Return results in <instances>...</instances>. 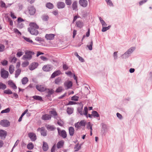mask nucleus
<instances>
[{
  "instance_id": "nucleus-60",
  "label": "nucleus",
  "mask_w": 152,
  "mask_h": 152,
  "mask_svg": "<svg viewBox=\"0 0 152 152\" xmlns=\"http://www.w3.org/2000/svg\"><path fill=\"white\" fill-rule=\"evenodd\" d=\"M118 52H115L113 53V57L115 60H116L118 58Z\"/></svg>"
},
{
  "instance_id": "nucleus-11",
  "label": "nucleus",
  "mask_w": 152,
  "mask_h": 152,
  "mask_svg": "<svg viewBox=\"0 0 152 152\" xmlns=\"http://www.w3.org/2000/svg\"><path fill=\"white\" fill-rule=\"evenodd\" d=\"M42 69L44 71L48 72L51 70L52 69V68L51 65H47L44 66L42 67Z\"/></svg>"
},
{
  "instance_id": "nucleus-57",
  "label": "nucleus",
  "mask_w": 152,
  "mask_h": 152,
  "mask_svg": "<svg viewBox=\"0 0 152 152\" xmlns=\"http://www.w3.org/2000/svg\"><path fill=\"white\" fill-rule=\"evenodd\" d=\"M29 64V62L28 61L23 62L22 64V66L23 67H25Z\"/></svg>"
},
{
  "instance_id": "nucleus-14",
  "label": "nucleus",
  "mask_w": 152,
  "mask_h": 152,
  "mask_svg": "<svg viewBox=\"0 0 152 152\" xmlns=\"http://www.w3.org/2000/svg\"><path fill=\"white\" fill-rule=\"evenodd\" d=\"M57 6L58 8L59 9H63L65 7V4L62 2H58L57 3Z\"/></svg>"
},
{
  "instance_id": "nucleus-30",
  "label": "nucleus",
  "mask_w": 152,
  "mask_h": 152,
  "mask_svg": "<svg viewBox=\"0 0 152 152\" xmlns=\"http://www.w3.org/2000/svg\"><path fill=\"white\" fill-rule=\"evenodd\" d=\"M46 127L48 130L50 131H53L55 129V127L53 125H48L46 126Z\"/></svg>"
},
{
  "instance_id": "nucleus-44",
  "label": "nucleus",
  "mask_w": 152,
  "mask_h": 152,
  "mask_svg": "<svg viewBox=\"0 0 152 152\" xmlns=\"http://www.w3.org/2000/svg\"><path fill=\"white\" fill-rule=\"evenodd\" d=\"M110 27L111 26H109L107 27H105V26L103 27L102 30V32H105L107 30L109 29L110 28Z\"/></svg>"
},
{
  "instance_id": "nucleus-3",
  "label": "nucleus",
  "mask_w": 152,
  "mask_h": 152,
  "mask_svg": "<svg viewBox=\"0 0 152 152\" xmlns=\"http://www.w3.org/2000/svg\"><path fill=\"white\" fill-rule=\"evenodd\" d=\"M8 72L5 70L4 69H1V77L4 79L7 78L8 77Z\"/></svg>"
},
{
  "instance_id": "nucleus-29",
  "label": "nucleus",
  "mask_w": 152,
  "mask_h": 152,
  "mask_svg": "<svg viewBox=\"0 0 152 152\" xmlns=\"http://www.w3.org/2000/svg\"><path fill=\"white\" fill-rule=\"evenodd\" d=\"M99 20L102 24V26L103 27L104 26H107V24L105 22L102 18L101 17H99Z\"/></svg>"
},
{
  "instance_id": "nucleus-64",
  "label": "nucleus",
  "mask_w": 152,
  "mask_h": 152,
  "mask_svg": "<svg viewBox=\"0 0 152 152\" xmlns=\"http://www.w3.org/2000/svg\"><path fill=\"white\" fill-rule=\"evenodd\" d=\"M57 124L59 126H62L64 124V123L61 120H58V121Z\"/></svg>"
},
{
  "instance_id": "nucleus-46",
  "label": "nucleus",
  "mask_w": 152,
  "mask_h": 152,
  "mask_svg": "<svg viewBox=\"0 0 152 152\" xmlns=\"http://www.w3.org/2000/svg\"><path fill=\"white\" fill-rule=\"evenodd\" d=\"M63 90L62 87L59 86L56 89L55 92L56 93H59L61 92Z\"/></svg>"
},
{
  "instance_id": "nucleus-4",
  "label": "nucleus",
  "mask_w": 152,
  "mask_h": 152,
  "mask_svg": "<svg viewBox=\"0 0 152 152\" xmlns=\"http://www.w3.org/2000/svg\"><path fill=\"white\" fill-rule=\"evenodd\" d=\"M36 87L38 91L41 92H44L47 89L45 86L42 85H36Z\"/></svg>"
},
{
  "instance_id": "nucleus-42",
  "label": "nucleus",
  "mask_w": 152,
  "mask_h": 152,
  "mask_svg": "<svg viewBox=\"0 0 152 152\" xmlns=\"http://www.w3.org/2000/svg\"><path fill=\"white\" fill-rule=\"evenodd\" d=\"M93 116L94 117H98L99 116V115L97 112L95 111H93L92 112Z\"/></svg>"
},
{
  "instance_id": "nucleus-15",
  "label": "nucleus",
  "mask_w": 152,
  "mask_h": 152,
  "mask_svg": "<svg viewBox=\"0 0 152 152\" xmlns=\"http://www.w3.org/2000/svg\"><path fill=\"white\" fill-rule=\"evenodd\" d=\"M38 65V64L37 63H32L29 66V69L31 70H33L37 68Z\"/></svg>"
},
{
  "instance_id": "nucleus-55",
  "label": "nucleus",
  "mask_w": 152,
  "mask_h": 152,
  "mask_svg": "<svg viewBox=\"0 0 152 152\" xmlns=\"http://www.w3.org/2000/svg\"><path fill=\"white\" fill-rule=\"evenodd\" d=\"M81 148L80 146H79L78 145H76L75 147V151H78Z\"/></svg>"
},
{
  "instance_id": "nucleus-59",
  "label": "nucleus",
  "mask_w": 152,
  "mask_h": 152,
  "mask_svg": "<svg viewBox=\"0 0 152 152\" xmlns=\"http://www.w3.org/2000/svg\"><path fill=\"white\" fill-rule=\"evenodd\" d=\"M148 0H142L139 2V4L140 6L142 5L143 4L146 2Z\"/></svg>"
},
{
  "instance_id": "nucleus-27",
  "label": "nucleus",
  "mask_w": 152,
  "mask_h": 152,
  "mask_svg": "<svg viewBox=\"0 0 152 152\" xmlns=\"http://www.w3.org/2000/svg\"><path fill=\"white\" fill-rule=\"evenodd\" d=\"M62 82V80L61 77H58L56 78L55 80V83L57 85H60Z\"/></svg>"
},
{
  "instance_id": "nucleus-58",
  "label": "nucleus",
  "mask_w": 152,
  "mask_h": 152,
  "mask_svg": "<svg viewBox=\"0 0 152 152\" xmlns=\"http://www.w3.org/2000/svg\"><path fill=\"white\" fill-rule=\"evenodd\" d=\"M23 38L26 41L31 43L33 42L29 38L26 37H23Z\"/></svg>"
},
{
  "instance_id": "nucleus-61",
  "label": "nucleus",
  "mask_w": 152,
  "mask_h": 152,
  "mask_svg": "<svg viewBox=\"0 0 152 152\" xmlns=\"http://www.w3.org/2000/svg\"><path fill=\"white\" fill-rule=\"evenodd\" d=\"M116 115L117 117L120 120L123 118V117L122 115L118 113H116Z\"/></svg>"
},
{
  "instance_id": "nucleus-50",
  "label": "nucleus",
  "mask_w": 152,
  "mask_h": 152,
  "mask_svg": "<svg viewBox=\"0 0 152 152\" xmlns=\"http://www.w3.org/2000/svg\"><path fill=\"white\" fill-rule=\"evenodd\" d=\"M10 110V109L9 108H8L5 110H3L1 112V113H9Z\"/></svg>"
},
{
  "instance_id": "nucleus-26",
  "label": "nucleus",
  "mask_w": 152,
  "mask_h": 152,
  "mask_svg": "<svg viewBox=\"0 0 152 152\" xmlns=\"http://www.w3.org/2000/svg\"><path fill=\"white\" fill-rule=\"evenodd\" d=\"M64 142L63 140H61L58 142L56 145L57 147L58 148H61L64 145Z\"/></svg>"
},
{
  "instance_id": "nucleus-40",
  "label": "nucleus",
  "mask_w": 152,
  "mask_h": 152,
  "mask_svg": "<svg viewBox=\"0 0 152 152\" xmlns=\"http://www.w3.org/2000/svg\"><path fill=\"white\" fill-rule=\"evenodd\" d=\"M27 147L28 149L31 150L33 148L34 145L32 143L30 142L27 145Z\"/></svg>"
},
{
  "instance_id": "nucleus-23",
  "label": "nucleus",
  "mask_w": 152,
  "mask_h": 152,
  "mask_svg": "<svg viewBox=\"0 0 152 152\" xmlns=\"http://www.w3.org/2000/svg\"><path fill=\"white\" fill-rule=\"evenodd\" d=\"M29 26H30V28H34L35 29H38L39 28V26L37 25L35 23H31L29 24Z\"/></svg>"
},
{
  "instance_id": "nucleus-18",
  "label": "nucleus",
  "mask_w": 152,
  "mask_h": 152,
  "mask_svg": "<svg viewBox=\"0 0 152 152\" xmlns=\"http://www.w3.org/2000/svg\"><path fill=\"white\" fill-rule=\"evenodd\" d=\"M42 119L44 120H50L51 118V115H50L46 114L42 115Z\"/></svg>"
},
{
  "instance_id": "nucleus-2",
  "label": "nucleus",
  "mask_w": 152,
  "mask_h": 152,
  "mask_svg": "<svg viewBox=\"0 0 152 152\" xmlns=\"http://www.w3.org/2000/svg\"><path fill=\"white\" fill-rule=\"evenodd\" d=\"M34 53L31 51H27L25 52V54L23 56V59L24 60H30L32 58V54Z\"/></svg>"
},
{
  "instance_id": "nucleus-25",
  "label": "nucleus",
  "mask_w": 152,
  "mask_h": 152,
  "mask_svg": "<svg viewBox=\"0 0 152 152\" xmlns=\"http://www.w3.org/2000/svg\"><path fill=\"white\" fill-rule=\"evenodd\" d=\"M69 133L70 136H72L74 133V129L72 127H70L69 129Z\"/></svg>"
},
{
  "instance_id": "nucleus-1",
  "label": "nucleus",
  "mask_w": 152,
  "mask_h": 152,
  "mask_svg": "<svg viewBox=\"0 0 152 152\" xmlns=\"http://www.w3.org/2000/svg\"><path fill=\"white\" fill-rule=\"evenodd\" d=\"M83 106L82 105L81 107H78L77 111L80 115H84L86 116V117H88L87 115L88 112V109L87 107H85L84 108V110L83 112Z\"/></svg>"
},
{
  "instance_id": "nucleus-19",
  "label": "nucleus",
  "mask_w": 152,
  "mask_h": 152,
  "mask_svg": "<svg viewBox=\"0 0 152 152\" xmlns=\"http://www.w3.org/2000/svg\"><path fill=\"white\" fill-rule=\"evenodd\" d=\"M42 148L44 151H47L48 149V143L47 142L43 141V142Z\"/></svg>"
},
{
  "instance_id": "nucleus-24",
  "label": "nucleus",
  "mask_w": 152,
  "mask_h": 152,
  "mask_svg": "<svg viewBox=\"0 0 152 152\" xmlns=\"http://www.w3.org/2000/svg\"><path fill=\"white\" fill-rule=\"evenodd\" d=\"M7 135L6 132L4 130H0V137H5Z\"/></svg>"
},
{
  "instance_id": "nucleus-47",
  "label": "nucleus",
  "mask_w": 152,
  "mask_h": 152,
  "mask_svg": "<svg viewBox=\"0 0 152 152\" xmlns=\"http://www.w3.org/2000/svg\"><path fill=\"white\" fill-rule=\"evenodd\" d=\"M48 90V95L49 96H50L53 94L54 92V90L53 89H47L46 90Z\"/></svg>"
},
{
  "instance_id": "nucleus-17",
  "label": "nucleus",
  "mask_w": 152,
  "mask_h": 152,
  "mask_svg": "<svg viewBox=\"0 0 152 152\" xmlns=\"http://www.w3.org/2000/svg\"><path fill=\"white\" fill-rule=\"evenodd\" d=\"M54 35L53 34H46L45 37L47 40H52L54 38Z\"/></svg>"
},
{
  "instance_id": "nucleus-52",
  "label": "nucleus",
  "mask_w": 152,
  "mask_h": 152,
  "mask_svg": "<svg viewBox=\"0 0 152 152\" xmlns=\"http://www.w3.org/2000/svg\"><path fill=\"white\" fill-rule=\"evenodd\" d=\"M4 49L5 46L4 45L2 44H0V52L4 51Z\"/></svg>"
},
{
  "instance_id": "nucleus-48",
  "label": "nucleus",
  "mask_w": 152,
  "mask_h": 152,
  "mask_svg": "<svg viewBox=\"0 0 152 152\" xmlns=\"http://www.w3.org/2000/svg\"><path fill=\"white\" fill-rule=\"evenodd\" d=\"M93 42L91 41L90 42L89 45H87V47L90 50H91L92 49Z\"/></svg>"
},
{
  "instance_id": "nucleus-8",
  "label": "nucleus",
  "mask_w": 152,
  "mask_h": 152,
  "mask_svg": "<svg viewBox=\"0 0 152 152\" xmlns=\"http://www.w3.org/2000/svg\"><path fill=\"white\" fill-rule=\"evenodd\" d=\"M28 136L32 141H34L37 139L36 134L33 132H30L28 134Z\"/></svg>"
},
{
  "instance_id": "nucleus-37",
  "label": "nucleus",
  "mask_w": 152,
  "mask_h": 152,
  "mask_svg": "<svg viewBox=\"0 0 152 152\" xmlns=\"http://www.w3.org/2000/svg\"><path fill=\"white\" fill-rule=\"evenodd\" d=\"M34 99L39 100L40 101H42V97L39 96H34L32 97Z\"/></svg>"
},
{
  "instance_id": "nucleus-34",
  "label": "nucleus",
  "mask_w": 152,
  "mask_h": 152,
  "mask_svg": "<svg viewBox=\"0 0 152 152\" xmlns=\"http://www.w3.org/2000/svg\"><path fill=\"white\" fill-rule=\"evenodd\" d=\"M135 47H132L130 48L129 49H128L127 51L130 54H131L135 50Z\"/></svg>"
},
{
  "instance_id": "nucleus-21",
  "label": "nucleus",
  "mask_w": 152,
  "mask_h": 152,
  "mask_svg": "<svg viewBox=\"0 0 152 152\" xmlns=\"http://www.w3.org/2000/svg\"><path fill=\"white\" fill-rule=\"evenodd\" d=\"M8 83V85H9L12 89H17V86L12 81H9Z\"/></svg>"
},
{
  "instance_id": "nucleus-38",
  "label": "nucleus",
  "mask_w": 152,
  "mask_h": 152,
  "mask_svg": "<svg viewBox=\"0 0 152 152\" xmlns=\"http://www.w3.org/2000/svg\"><path fill=\"white\" fill-rule=\"evenodd\" d=\"M66 111L68 114L70 115L73 113V109L72 108L68 107Z\"/></svg>"
},
{
  "instance_id": "nucleus-39",
  "label": "nucleus",
  "mask_w": 152,
  "mask_h": 152,
  "mask_svg": "<svg viewBox=\"0 0 152 152\" xmlns=\"http://www.w3.org/2000/svg\"><path fill=\"white\" fill-rule=\"evenodd\" d=\"M46 6L47 8L50 9H52L53 7V5L50 3H47L46 4Z\"/></svg>"
},
{
  "instance_id": "nucleus-33",
  "label": "nucleus",
  "mask_w": 152,
  "mask_h": 152,
  "mask_svg": "<svg viewBox=\"0 0 152 152\" xmlns=\"http://www.w3.org/2000/svg\"><path fill=\"white\" fill-rule=\"evenodd\" d=\"M14 66L12 65H10L9 66V71L10 74H12L13 73L14 71Z\"/></svg>"
},
{
  "instance_id": "nucleus-62",
  "label": "nucleus",
  "mask_w": 152,
  "mask_h": 152,
  "mask_svg": "<svg viewBox=\"0 0 152 152\" xmlns=\"http://www.w3.org/2000/svg\"><path fill=\"white\" fill-rule=\"evenodd\" d=\"M81 126H84L85 125L86 121H81L80 122Z\"/></svg>"
},
{
  "instance_id": "nucleus-12",
  "label": "nucleus",
  "mask_w": 152,
  "mask_h": 152,
  "mask_svg": "<svg viewBox=\"0 0 152 152\" xmlns=\"http://www.w3.org/2000/svg\"><path fill=\"white\" fill-rule=\"evenodd\" d=\"M107 130L106 125L104 124L102 125V129L101 130V133L104 135H105Z\"/></svg>"
},
{
  "instance_id": "nucleus-13",
  "label": "nucleus",
  "mask_w": 152,
  "mask_h": 152,
  "mask_svg": "<svg viewBox=\"0 0 152 152\" xmlns=\"http://www.w3.org/2000/svg\"><path fill=\"white\" fill-rule=\"evenodd\" d=\"M29 12L31 15H33L35 13L36 10L35 8L32 6L28 8Z\"/></svg>"
},
{
  "instance_id": "nucleus-5",
  "label": "nucleus",
  "mask_w": 152,
  "mask_h": 152,
  "mask_svg": "<svg viewBox=\"0 0 152 152\" xmlns=\"http://www.w3.org/2000/svg\"><path fill=\"white\" fill-rule=\"evenodd\" d=\"M64 85L66 90L70 88L72 86V82L70 81H66L64 83Z\"/></svg>"
},
{
  "instance_id": "nucleus-56",
  "label": "nucleus",
  "mask_w": 152,
  "mask_h": 152,
  "mask_svg": "<svg viewBox=\"0 0 152 152\" xmlns=\"http://www.w3.org/2000/svg\"><path fill=\"white\" fill-rule=\"evenodd\" d=\"M49 113L53 115L54 116H56L57 115V113L55 110L50 111L49 112Z\"/></svg>"
},
{
  "instance_id": "nucleus-45",
  "label": "nucleus",
  "mask_w": 152,
  "mask_h": 152,
  "mask_svg": "<svg viewBox=\"0 0 152 152\" xmlns=\"http://www.w3.org/2000/svg\"><path fill=\"white\" fill-rule=\"evenodd\" d=\"M4 93L7 94H11L12 93V92L10 89L5 90L4 91Z\"/></svg>"
},
{
  "instance_id": "nucleus-35",
  "label": "nucleus",
  "mask_w": 152,
  "mask_h": 152,
  "mask_svg": "<svg viewBox=\"0 0 152 152\" xmlns=\"http://www.w3.org/2000/svg\"><path fill=\"white\" fill-rule=\"evenodd\" d=\"M28 79L27 77H23L22 80V83L23 84H26L28 82Z\"/></svg>"
},
{
  "instance_id": "nucleus-51",
  "label": "nucleus",
  "mask_w": 152,
  "mask_h": 152,
  "mask_svg": "<svg viewBox=\"0 0 152 152\" xmlns=\"http://www.w3.org/2000/svg\"><path fill=\"white\" fill-rule=\"evenodd\" d=\"M106 1L108 5H109L110 6H113V4L110 0H106Z\"/></svg>"
},
{
  "instance_id": "nucleus-36",
  "label": "nucleus",
  "mask_w": 152,
  "mask_h": 152,
  "mask_svg": "<svg viewBox=\"0 0 152 152\" xmlns=\"http://www.w3.org/2000/svg\"><path fill=\"white\" fill-rule=\"evenodd\" d=\"M7 88V86L5 84H3L2 82H0V89L4 90Z\"/></svg>"
},
{
  "instance_id": "nucleus-43",
  "label": "nucleus",
  "mask_w": 152,
  "mask_h": 152,
  "mask_svg": "<svg viewBox=\"0 0 152 152\" xmlns=\"http://www.w3.org/2000/svg\"><path fill=\"white\" fill-rule=\"evenodd\" d=\"M40 133L41 135L44 137L46 136L47 135V131L44 129L41 130Z\"/></svg>"
},
{
  "instance_id": "nucleus-63",
  "label": "nucleus",
  "mask_w": 152,
  "mask_h": 152,
  "mask_svg": "<svg viewBox=\"0 0 152 152\" xmlns=\"http://www.w3.org/2000/svg\"><path fill=\"white\" fill-rule=\"evenodd\" d=\"M3 66H5L8 63V61L6 60H4L1 62Z\"/></svg>"
},
{
  "instance_id": "nucleus-9",
  "label": "nucleus",
  "mask_w": 152,
  "mask_h": 152,
  "mask_svg": "<svg viewBox=\"0 0 152 152\" xmlns=\"http://www.w3.org/2000/svg\"><path fill=\"white\" fill-rule=\"evenodd\" d=\"M0 124L4 127H7L10 125L9 122L7 120H3L0 122Z\"/></svg>"
},
{
  "instance_id": "nucleus-6",
  "label": "nucleus",
  "mask_w": 152,
  "mask_h": 152,
  "mask_svg": "<svg viewBox=\"0 0 152 152\" xmlns=\"http://www.w3.org/2000/svg\"><path fill=\"white\" fill-rule=\"evenodd\" d=\"M28 31L32 35H37L39 34V32L37 29L32 28H28Z\"/></svg>"
},
{
  "instance_id": "nucleus-10",
  "label": "nucleus",
  "mask_w": 152,
  "mask_h": 152,
  "mask_svg": "<svg viewBox=\"0 0 152 152\" xmlns=\"http://www.w3.org/2000/svg\"><path fill=\"white\" fill-rule=\"evenodd\" d=\"M79 4L81 6L85 7L88 5V1L86 0H80Z\"/></svg>"
},
{
  "instance_id": "nucleus-32",
  "label": "nucleus",
  "mask_w": 152,
  "mask_h": 152,
  "mask_svg": "<svg viewBox=\"0 0 152 152\" xmlns=\"http://www.w3.org/2000/svg\"><path fill=\"white\" fill-rule=\"evenodd\" d=\"M21 72V69H17L15 72V77L17 78L18 76L20 75Z\"/></svg>"
},
{
  "instance_id": "nucleus-53",
  "label": "nucleus",
  "mask_w": 152,
  "mask_h": 152,
  "mask_svg": "<svg viewBox=\"0 0 152 152\" xmlns=\"http://www.w3.org/2000/svg\"><path fill=\"white\" fill-rule=\"evenodd\" d=\"M78 98L79 97L78 96H74L72 97L71 99L72 100L77 101L78 100Z\"/></svg>"
},
{
  "instance_id": "nucleus-28",
  "label": "nucleus",
  "mask_w": 152,
  "mask_h": 152,
  "mask_svg": "<svg viewBox=\"0 0 152 152\" xmlns=\"http://www.w3.org/2000/svg\"><path fill=\"white\" fill-rule=\"evenodd\" d=\"M130 55L131 54L127 51H126L122 56L123 58H128Z\"/></svg>"
},
{
  "instance_id": "nucleus-31",
  "label": "nucleus",
  "mask_w": 152,
  "mask_h": 152,
  "mask_svg": "<svg viewBox=\"0 0 152 152\" xmlns=\"http://www.w3.org/2000/svg\"><path fill=\"white\" fill-rule=\"evenodd\" d=\"M41 18L43 21H46L48 20L49 17L46 15H43L41 17Z\"/></svg>"
},
{
  "instance_id": "nucleus-16",
  "label": "nucleus",
  "mask_w": 152,
  "mask_h": 152,
  "mask_svg": "<svg viewBox=\"0 0 152 152\" xmlns=\"http://www.w3.org/2000/svg\"><path fill=\"white\" fill-rule=\"evenodd\" d=\"M77 1H74L72 4V8L73 10L77 11Z\"/></svg>"
},
{
  "instance_id": "nucleus-20",
  "label": "nucleus",
  "mask_w": 152,
  "mask_h": 152,
  "mask_svg": "<svg viewBox=\"0 0 152 152\" xmlns=\"http://www.w3.org/2000/svg\"><path fill=\"white\" fill-rule=\"evenodd\" d=\"M61 74V72L60 70H57L54 72L51 75V78H54L57 76Z\"/></svg>"
},
{
  "instance_id": "nucleus-22",
  "label": "nucleus",
  "mask_w": 152,
  "mask_h": 152,
  "mask_svg": "<svg viewBox=\"0 0 152 152\" xmlns=\"http://www.w3.org/2000/svg\"><path fill=\"white\" fill-rule=\"evenodd\" d=\"M29 26H30V28H34L35 29H38L39 28V26L37 25L35 23H31L29 24Z\"/></svg>"
},
{
  "instance_id": "nucleus-41",
  "label": "nucleus",
  "mask_w": 152,
  "mask_h": 152,
  "mask_svg": "<svg viewBox=\"0 0 152 152\" xmlns=\"http://www.w3.org/2000/svg\"><path fill=\"white\" fill-rule=\"evenodd\" d=\"M76 25L77 27L80 28H82L83 26V23L80 21H78L76 23Z\"/></svg>"
},
{
  "instance_id": "nucleus-49",
  "label": "nucleus",
  "mask_w": 152,
  "mask_h": 152,
  "mask_svg": "<svg viewBox=\"0 0 152 152\" xmlns=\"http://www.w3.org/2000/svg\"><path fill=\"white\" fill-rule=\"evenodd\" d=\"M13 31L15 33L18 35H21V32L17 28H14Z\"/></svg>"
},
{
  "instance_id": "nucleus-54",
  "label": "nucleus",
  "mask_w": 152,
  "mask_h": 152,
  "mask_svg": "<svg viewBox=\"0 0 152 152\" xmlns=\"http://www.w3.org/2000/svg\"><path fill=\"white\" fill-rule=\"evenodd\" d=\"M65 2L67 5H70L72 4L71 0H65Z\"/></svg>"
},
{
  "instance_id": "nucleus-7",
  "label": "nucleus",
  "mask_w": 152,
  "mask_h": 152,
  "mask_svg": "<svg viewBox=\"0 0 152 152\" xmlns=\"http://www.w3.org/2000/svg\"><path fill=\"white\" fill-rule=\"evenodd\" d=\"M58 132L59 134L63 138H65L66 137L67 134L66 132L64 130L61 131L60 129L58 128L57 129Z\"/></svg>"
}]
</instances>
